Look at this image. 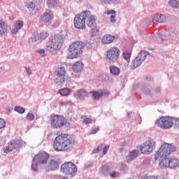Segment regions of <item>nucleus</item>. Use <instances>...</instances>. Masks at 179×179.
<instances>
[{
    "label": "nucleus",
    "instance_id": "1",
    "mask_svg": "<svg viewBox=\"0 0 179 179\" xmlns=\"http://www.w3.org/2000/svg\"><path fill=\"white\" fill-rule=\"evenodd\" d=\"M75 139L71 136L64 134L57 136L53 142V149L55 152H69L73 149Z\"/></svg>",
    "mask_w": 179,
    "mask_h": 179
},
{
    "label": "nucleus",
    "instance_id": "2",
    "mask_svg": "<svg viewBox=\"0 0 179 179\" xmlns=\"http://www.w3.org/2000/svg\"><path fill=\"white\" fill-rule=\"evenodd\" d=\"M177 150V147L173 144L164 143L162 144L159 149L155 152L154 155L155 160L159 162V166L160 169L163 167V163L166 162L169 159L170 154Z\"/></svg>",
    "mask_w": 179,
    "mask_h": 179
},
{
    "label": "nucleus",
    "instance_id": "3",
    "mask_svg": "<svg viewBox=\"0 0 179 179\" xmlns=\"http://www.w3.org/2000/svg\"><path fill=\"white\" fill-rule=\"evenodd\" d=\"M63 43L64 39L62 38V36L56 34L48 39L46 43L45 50L49 51V52H55V51L61 50Z\"/></svg>",
    "mask_w": 179,
    "mask_h": 179
},
{
    "label": "nucleus",
    "instance_id": "4",
    "mask_svg": "<svg viewBox=\"0 0 179 179\" xmlns=\"http://www.w3.org/2000/svg\"><path fill=\"white\" fill-rule=\"evenodd\" d=\"M85 45L82 41H76L72 43L69 47V55L68 58L69 59H73L75 58H79L82 54H83V48Z\"/></svg>",
    "mask_w": 179,
    "mask_h": 179
},
{
    "label": "nucleus",
    "instance_id": "5",
    "mask_svg": "<svg viewBox=\"0 0 179 179\" xmlns=\"http://www.w3.org/2000/svg\"><path fill=\"white\" fill-rule=\"evenodd\" d=\"M48 159H50V155L45 152H41L36 155L32 161L31 169L34 171H37L38 170V164H44L46 166L48 162Z\"/></svg>",
    "mask_w": 179,
    "mask_h": 179
},
{
    "label": "nucleus",
    "instance_id": "6",
    "mask_svg": "<svg viewBox=\"0 0 179 179\" xmlns=\"http://www.w3.org/2000/svg\"><path fill=\"white\" fill-rule=\"evenodd\" d=\"M155 125L161 128V129H171L174 125V117L160 116L156 120Z\"/></svg>",
    "mask_w": 179,
    "mask_h": 179
},
{
    "label": "nucleus",
    "instance_id": "7",
    "mask_svg": "<svg viewBox=\"0 0 179 179\" xmlns=\"http://www.w3.org/2000/svg\"><path fill=\"white\" fill-rule=\"evenodd\" d=\"M120 54L121 50H120V48L113 46L106 50L105 54L106 59L109 64H114L120 58Z\"/></svg>",
    "mask_w": 179,
    "mask_h": 179
},
{
    "label": "nucleus",
    "instance_id": "8",
    "mask_svg": "<svg viewBox=\"0 0 179 179\" xmlns=\"http://www.w3.org/2000/svg\"><path fill=\"white\" fill-rule=\"evenodd\" d=\"M68 124V120L62 115H55L50 117V127L53 129H59Z\"/></svg>",
    "mask_w": 179,
    "mask_h": 179
},
{
    "label": "nucleus",
    "instance_id": "9",
    "mask_svg": "<svg viewBox=\"0 0 179 179\" xmlns=\"http://www.w3.org/2000/svg\"><path fill=\"white\" fill-rule=\"evenodd\" d=\"M141 152L143 155H150L156 149V141L149 139L143 143L141 146Z\"/></svg>",
    "mask_w": 179,
    "mask_h": 179
},
{
    "label": "nucleus",
    "instance_id": "10",
    "mask_svg": "<svg viewBox=\"0 0 179 179\" xmlns=\"http://www.w3.org/2000/svg\"><path fill=\"white\" fill-rule=\"evenodd\" d=\"M76 171H78L76 165L72 162H65L61 166V172L64 173V174H66V176L73 177V176L76 174Z\"/></svg>",
    "mask_w": 179,
    "mask_h": 179
},
{
    "label": "nucleus",
    "instance_id": "11",
    "mask_svg": "<svg viewBox=\"0 0 179 179\" xmlns=\"http://www.w3.org/2000/svg\"><path fill=\"white\" fill-rule=\"evenodd\" d=\"M148 55H150V53L149 52H147L145 50H141L132 62V69H135L136 68H138V66H139L140 65H142V62H143V61L146 59V57H148Z\"/></svg>",
    "mask_w": 179,
    "mask_h": 179
},
{
    "label": "nucleus",
    "instance_id": "12",
    "mask_svg": "<svg viewBox=\"0 0 179 179\" xmlns=\"http://www.w3.org/2000/svg\"><path fill=\"white\" fill-rule=\"evenodd\" d=\"M56 78L55 79V83L56 85H63L65 82V75H66V71L64 67H59L55 71Z\"/></svg>",
    "mask_w": 179,
    "mask_h": 179
},
{
    "label": "nucleus",
    "instance_id": "13",
    "mask_svg": "<svg viewBox=\"0 0 179 179\" xmlns=\"http://www.w3.org/2000/svg\"><path fill=\"white\" fill-rule=\"evenodd\" d=\"M20 146H22V140L14 139L11 140L7 146L3 149L4 153H9V152H12V150H16L17 149H20Z\"/></svg>",
    "mask_w": 179,
    "mask_h": 179
},
{
    "label": "nucleus",
    "instance_id": "14",
    "mask_svg": "<svg viewBox=\"0 0 179 179\" xmlns=\"http://www.w3.org/2000/svg\"><path fill=\"white\" fill-rule=\"evenodd\" d=\"M162 167L161 169H171L176 170L179 168V159L178 158H171L166 159L164 163L161 164Z\"/></svg>",
    "mask_w": 179,
    "mask_h": 179
},
{
    "label": "nucleus",
    "instance_id": "15",
    "mask_svg": "<svg viewBox=\"0 0 179 179\" xmlns=\"http://www.w3.org/2000/svg\"><path fill=\"white\" fill-rule=\"evenodd\" d=\"M73 23H74V27H76V29H85V27H86L84 11L76 15Z\"/></svg>",
    "mask_w": 179,
    "mask_h": 179
},
{
    "label": "nucleus",
    "instance_id": "16",
    "mask_svg": "<svg viewBox=\"0 0 179 179\" xmlns=\"http://www.w3.org/2000/svg\"><path fill=\"white\" fill-rule=\"evenodd\" d=\"M84 19L88 27H92L96 23V16L93 15L89 10L84 11Z\"/></svg>",
    "mask_w": 179,
    "mask_h": 179
},
{
    "label": "nucleus",
    "instance_id": "17",
    "mask_svg": "<svg viewBox=\"0 0 179 179\" xmlns=\"http://www.w3.org/2000/svg\"><path fill=\"white\" fill-rule=\"evenodd\" d=\"M59 167V164L58 163V161L50 159L47 162L46 166H45V170L46 171H52L54 170H57Z\"/></svg>",
    "mask_w": 179,
    "mask_h": 179
},
{
    "label": "nucleus",
    "instance_id": "18",
    "mask_svg": "<svg viewBox=\"0 0 179 179\" xmlns=\"http://www.w3.org/2000/svg\"><path fill=\"white\" fill-rule=\"evenodd\" d=\"M91 94H92L93 99H94L95 100H98V99H100L103 96L106 97H108V96H110V92L107 90H103L101 91H93L91 92Z\"/></svg>",
    "mask_w": 179,
    "mask_h": 179
},
{
    "label": "nucleus",
    "instance_id": "19",
    "mask_svg": "<svg viewBox=\"0 0 179 179\" xmlns=\"http://www.w3.org/2000/svg\"><path fill=\"white\" fill-rule=\"evenodd\" d=\"M9 31V26H8V22L6 21L0 20V37H3L6 36Z\"/></svg>",
    "mask_w": 179,
    "mask_h": 179
},
{
    "label": "nucleus",
    "instance_id": "20",
    "mask_svg": "<svg viewBox=\"0 0 179 179\" xmlns=\"http://www.w3.org/2000/svg\"><path fill=\"white\" fill-rule=\"evenodd\" d=\"M51 20H52V13L50 11H46L41 16V21L43 23H49Z\"/></svg>",
    "mask_w": 179,
    "mask_h": 179
},
{
    "label": "nucleus",
    "instance_id": "21",
    "mask_svg": "<svg viewBox=\"0 0 179 179\" xmlns=\"http://www.w3.org/2000/svg\"><path fill=\"white\" fill-rule=\"evenodd\" d=\"M84 66H85V64H83V62L80 61H78L73 64L72 66V69L73 72H76V73H79L82 71H83Z\"/></svg>",
    "mask_w": 179,
    "mask_h": 179
},
{
    "label": "nucleus",
    "instance_id": "22",
    "mask_svg": "<svg viewBox=\"0 0 179 179\" xmlns=\"http://www.w3.org/2000/svg\"><path fill=\"white\" fill-rule=\"evenodd\" d=\"M139 157V150H134L131 151L129 156L126 157V162L127 163H131L132 160H134V159H136V157Z\"/></svg>",
    "mask_w": 179,
    "mask_h": 179
},
{
    "label": "nucleus",
    "instance_id": "23",
    "mask_svg": "<svg viewBox=\"0 0 179 179\" xmlns=\"http://www.w3.org/2000/svg\"><path fill=\"white\" fill-rule=\"evenodd\" d=\"M153 20L157 23H164L166 22V17L164 14H155L152 16Z\"/></svg>",
    "mask_w": 179,
    "mask_h": 179
},
{
    "label": "nucleus",
    "instance_id": "24",
    "mask_svg": "<svg viewBox=\"0 0 179 179\" xmlns=\"http://www.w3.org/2000/svg\"><path fill=\"white\" fill-rule=\"evenodd\" d=\"M115 40V36L110 35V34H106L103 36L101 39V43L103 44H111L113 41Z\"/></svg>",
    "mask_w": 179,
    "mask_h": 179
},
{
    "label": "nucleus",
    "instance_id": "25",
    "mask_svg": "<svg viewBox=\"0 0 179 179\" xmlns=\"http://www.w3.org/2000/svg\"><path fill=\"white\" fill-rule=\"evenodd\" d=\"M23 27V22L18 20L14 24V28L11 29L12 34H17V31Z\"/></svg>",
    "mask_w": 179,
    "mask_h": 179
},
{
    "label": "nucleus",
    "instance_id": "26",
    "mask_svg": "<svg viewBox=\"0 0 179 179\" xmlns=\"http://www.w3.org/2000/svg\"><path fill=\"white\" fill-rule=\"evenodd\" d=\"M86 90L85 89H80L77 91L76 94H74L75 97H77V99H80V100H83V99H85L86 97Z\"/></svg>",
    "mask_w": 179,
    "mask_h": 179
},
{
    "label": "nucleus",
    "instance_id": "27",
    "mask_svg": "<svg viewBox=\"0 0 179 179\" xmlns=\"http://www.w3.org/2000/svg\"><path fill=\"white\" fill-rule=\"evenodd\" d=\"M122 57L124 61H126L125 66H128L129 65V62L131 61V52L124 51L122 52Z\"/></svg>",
    "mask_w": 179,
    "mask_h": 179
},
{
    "label": "nucleus",
    "instance_id": "28",
    "mask_svg": "<svg viewBox=\"0 0 179 179\" xmlns=\"http://www.w3.org/2000/svg\"><path fill=\"white\" fill-rule=\"evenodd\" d=\"M106 15H110V21L111 23H115V22H117V19H115V16H116L115 10H110L109 11H107Z\"/></svg>",
    "mask_w": 179,
    "mask_h": 179
},
{
    "label": "nucleus",
    "instance_id": "29",
    "mask_svg": "<svg viewBox=\"0 0 179 179\" xmlns=\"http://www.w3.org/2000/svg\"><path fill=\"white\" fill-rule=\"evenodd\" d=\"M47 5L49 8H57L59 5V1L58 0H48Z\"/></svg>",
    "mask_w": 179,
    "mask_h": 179
},
{
    "label": "nucleus",
    "instance_id": "30",
    "mask_svg": "<svg viewBox=\"0 0 179 179\" xmlns=\"http://www.w3.org/2000/svg\"><path fill=\"white\" fill-rule=\"evenodd\" d=\"M110 71L112 75H115V76H118L120 75V69L114 65L110 66Z\"/></svg>",
    "mask_w": 179,
    "mask_h": 179
},
{
    "label": "nucleus",
    "instance_id": "31",
    "mask_svg": "<svg viewBox=\"0 0 179 179\" xmlns=\"http://www.w3.org/2000/svg\"><path fill=\"white\" fill-rule=\"evenodd\" d=\"M31 40L33 43H41V39L40 38V35L37 33L32 34L31 36Z\"/></svg>",
    "mask_w": 179,
    "mask_h": 179
},
{
    "label": "nucleus",
    "instance_id": "32",
    "mask_svg": "<svg viewBox=\"0 0 179 179\" xmlns=\"http://www.w3.org/2000/svg\"><path fill=\"white\" fill-rule=\"evenodd\" d=\"M169 5L173 9H179V1L177 0H170L169 1Z\"/></svg>",
    "mask_w": 179,
    "mask_h": 179
},
{
    "label": "nucleus",
    "instance_id": "33",
    "mask_svg": "<svg viewBox=\"0 0 179 179\" xmlns=\"http://www.w3.org/2000/svg\"><path fill=\"white\" fill-rule=\"evenodd\" d=\"M58 93H59L61 96H68L71 93V89L62 88L59 90Z\"/></svg>",
    "mask_w": 179,
    "mask_h": 179
},
{
    "label": "nucleus",
    "instance_id": "34",
    "mask_svg": "<svg viewBox=\"0 0 179 179\" xmlns=\"http://www.w3.org/2000/svg\"><path fill=\"white\" fill-rule=\"evenodd\" d=\"M101 171L103 176H108L109 174L108 171H110V167H108V166L107 165H103L101 169Z\"/></svg>",
    "mask_w": 179,
    "mask_h": 179
},
{
    "label": "nucleus",
    "instance_id": "35",
    "mask_svg": "<svg viewBox=\"0 0 179 179\" xmlns=\"http://www.w3.org/2000/svg\"><path fill=\"white\" fill-rule=\"evenodd\" d=\"M158 38L161 40V41H164V40H169L170 38V36L169 35V33L162 34H158Z\"/></svg>",
    "mask_w": 179,
    "mask_h": 179
},
{
    "label": "nucleus",
    "instance_id": "36",
    "mask_svg": "<svg viewBox=\"0 0 179 179\" xmlns=\"http://www.w3.org/2000/svg\"><path fill=\"white\" fill-rule=\"evenodd\" d=\"M93 122H96V120L91 117H86L83 120V123L87 125V124H93Z\"/></svg>",
    "mask_w": 179,
    "mask_h": 179
},
{
    "label": "nucleus",
    "instance_id": "37",
    "mask_svg": "<svg viewBox=\"0 0 179 179\" xmlns=\"http://www.w3.org/2000/svg\"><path fill=\"white\" fill-rule=\"evenodd\" d=\"M104 3H113L114 5H118L121 3V0H103Z\"/></svg>",
    "mask_w": 179,
    "mask_h": 179
},
{
    "label": "nucleus",
    "instance_id": "38",
    "mask_svg": "<svg viewBox=\"0 0 179 179\" xmlns=\"http://www.w3.org/2000/svg\"><path fill=\"white\" fill-rule=\"evenodd\" d=\"M34 118H36V117L34 116V114H33V113H28L25 117V119L27 121H34Z\"/></svg>",
    "mask_w": 179,
    "mask_h": 179
},
{
    "label": "nucleus",
    "instance_id": "39",
    "mask_svg": "<svg viewBox=\"0 0 179 179\" xmlns=\"http://www.w3.org/2000/svg\"><path fill=\"white\" fill-rule=\"evenodd\" d=\"M100 146L101 149H102L103 155L104 156V155H106L107 152H108V149H110V145H104L101 144Z\"/></svg>",
    "mask_w": 179,
    "mask_h": 179
},
{
    "label": "nucleus",
    "instance_id": "40",
    "mask_svg": "<svg viewBox=\"0 0 179 179\" xmlns=\"http://www.w3.org/2000/svg\"><path fill=\"white\" fill-rule=\"evenodd\" d=\"M14 110L16 111V113H19V114H24V111H26L22 106H15Z\"/></svg>",
    "mask_w": 179,
    "mask_h": 179
},
{
    "label": "nucleus",
    "instance_id": "41",
    "mask_svg": "<svg viewBox=\"0 0 179 179\" xmlns=\"http://www.w3.org/2000/svg\"><path fill=\"white\" fill-rule=\"evenodd\" d=\"M173 125L175 129L179 131V118L178 117H173Z\"/></svg>",
    "mask_w": 179,
    "mask_h": 179
},
{
    "label": "nucleus",
    "instance_id": "42",
    "mask_svg": "<svg viewBox=\"0 0 179 179\" xmlns=\"http://www.w3.org/2000/svg\"><path fill=\"white\" fill-rule=\"evenodd\" d=\"M26 8H27V9H29L30 10H34V3L33 2H27L26 3Z\"/></svg>",
    "mask_w": 179,
    "mask_h": 179
},
{
    "label": "nucleus",
    "instance_id": "43",
    "mask_svg": "<svg viewBox=\"0 0 179 179\" xmlns=\"http://www.w3.org/2000/svg\"><path fill=\"white\" fill-rule=\"evenodd\" d=\"M38 54H39V57H41V58H44V57H45L47 55V54L45 53V50L44 49H38L37 50Z\"/></svg>",
    "mask_w": 179,
    "mask_h": 179
},
{
    "label": "nucleus",
    "instance_id": "44",
    "mask_svg": "<svg viewBox=\"0 0 179 179\" xmlns=\"http://www.w3.org/2000/svg\"><path fill=\"white\" fill-rule=\"evenodd\" d=\"M48 36V34L47 32H41L39 34V38L41 39V42L43 41V40H45Z\"/></svg>",
    "mask_w": 179,
    "mask_h": 179
},
{
    "label": "nucleus",
    "instance_id": "45",
    "mask_svg": "<svg viewBox=\"0 0 179 179\" xmlns=\"http://www.w3.org/2000/svg\"><path fill=\"white\" fill-rule=\"evenodd\" d=\"M99 131H100V127H99L98 126L92 127V129H91L90 135H94L97 134Z\"/></svg>",
    "mask_w": 179,
    "mask_h": 179
},
{
    "label": "nucleus",
    "instance_id": "46",
    "mask_svg": "<svg viewBox=\"0 0 179 179\" xmlns=\"http://www.w3.org/2000/svg\"><path fill=\"white\" fill-rule=\"evenodd\" d=\"M109 176L110 177H111V178H117V177H118V176H120V173L113 171L110 173H109Z\"/></svg>",
    "mask_w": 179,
    "mask_h": 179
},
{
    "label": "nucleus",
    "instance_id": "47",
    "mask_svg": "<svg viewBox=\"0 0 179 179\" xmlns=\"http://www.w3.org/2000/svg\"><path fill=\"white\" fill-rule=\"evenodd\" d=\"M6 125V122H5V120L0 118V129H2V128H5Z\"/></svg>",
    "mask_w": 179,
    "mask_h": 179
},
{
    "label": "nucleus",
    "instance_id": "48",
    "mask_svg": "<svg viewBox=\"0 0 179 179\" xmlns=\"http://www.w3.org/2000/svg\"><path fill=\"white\" fill-rule=\"evenodd\" d=\"M120 171H128V166L125 164H122L120 166Z\"/></svg>",
    "mask_w": 179,
    "mask_h": 179
},
{
    "label": "nucleus",
    "instance_id": "49",
    "mask_svg": "<svg viewBox=\"0 0 179 179\" xmlns=\"http://www.w3.org/2000/svg\"><path fill=\"white\" fill-rule=\"evenodd\" d=\"M98 31L99 29H97L96 27H94L91 29L90 33L92 36H96Z\"/></svg>",
    "mask_w": 179,
    "mask_h": 179
},
{
    "label": "nucleus",
    "instance_id": "50",
    "mask_svg": "<svg viewBox=\"0 0 179 179\" xmlns=\"http://www.w3.org/2000/svg\"><path fill=\"white\" fill-rule=\"evenodd\" d=\"M24 71H25V72H27L28 76H30V75H31V73H33L31 69H30L29 67H24Z\"/></svg>",
    "mask_w": 179,
    "mask_h": 179
},
{
    "label": "nucleus",
    "instance_id": "51",
    "mask_svg": "<svg viewBox=\"0 0 179 179\" xmlns=\"http://www.w3.org/2000/svg\"><path fill=\"white\" fill-rule=\"evenodd\" d=\"M143 93H145V94H150V88H148V87H144L142 89Z\"/></svg>",
    "mask_w": 179,
    "mask_h": 179
},
{
    "label": "nucleus",
    "instance_id": "52",
    "mask_svg": "<svg viewBox=\"0 0 179 179\" xmlns=\"http://www.w3.org/2000/svg\"><path fill=\"white\" fill-rule=\"evenodd\" d=\"M12 110H13L12 107H10V106L6 107L5 110L6 114H9L10 113L12 112Z\"/></svg>",
    "mask_w": 179,
    "mask_h": 179
},
{
    "label": "nucleus",
    "instance_id": "53",
    "mask_svg": "<svg viewBox=\"0 0 179 179\" xmlns=\"http://www.w3.org/2000/svg\"><path fill=\"white\" fill-rule=\"evenodd\" d=\"M131 115H132V112L127 111L126 118H131Z\"/></svg>",
    "mask_w": 179,
    "mask_h": 179
},
{
    "label": "nucleus",
    "instance_id": "54",
    "mask_svg": "<svg viewBox=\"0 0 179 179\" xmlns=\"http://www.w3.org/2000/svg\"><path fill=\"white\" fill-rule=\"evenodd\" d=\"M100 149H101V145H99L97 148L94 149V150L92 151V153L96 154V153H97L98 152H100Z\"/></svg>",
    "mask_w": 179,
    "mask_h": 179
},
{
    "label": "nucleus",
    "instance_id": "55",
    "mask_svg": "<svg viewBox=\"0 0 179 179\" xmlns=\"http://www.w3.org/2000/svg\"><path fill=\"white\" fill-rule=\"evenodd\" d=\"M66 104H68L69 106H71V107L73 106V103H72V101H66Z\"/></svg>",
    "mask_w": 179,
    "mask_h": 179
},
{
    "label": "nucleus",
    "instance_id": "56",
    "mask_svg": "<svg viewBox=\"0 0 179 179\" xmlns=\"http://www.w3.org/2000/svg\"><path fill=\"white\" fill-rule=\"evenodd\" d=\"M146 80H148V81H150V80H152V77H150V76H147V77H146Z\"/></svg>",
    "mask_w": 179,
    "mask_h": 179
},
{
    "label": "nucleus",
    "instance_id": "57",
    "mask_svg": "<svg viewBox=\"0 0 179 179\" xmlns=\"http://www.w3.org/2000/svg\"><path fill=\"white\" fill-rule=\"evenodd\" d=\"M5 71V67H0V73L3 72Z\"/></svg>",
    "mask_w": 179,
    "mask_h": 179
},
{
    "label": "nucleus",
    "instance_id": "58",
    "mask_svg": "<svg viewBox=\"0 0 179 179\" xmlns=\"http://www.w3.org/2000/svg\"><path fill=\"white\" fill-rule=\"evenodd\" d=\"M150 179H157V176H150Z\"/></svg>",
    "mask_w": 179,
    "mask_h": 179
},
{
    "label": "nucleus",
    "instance_id": "59",
    "mask_svg": "<svg viewBox=\"0 0 179 179\" xmlns=\"http://www.w3.org/2000/svg\"><path fill=\"white\" fill-rule=\"evenodd\" d=\"M157 92H160V88H157Z\"/></svg>",
    "mask_w": 179,
    "mask_h": 179
},
{
    "label": "nucleus",
    "instance_id": "60",
    "mask_svg": "<svg viewBox=\"0 0 179 179\" xmlns=\"http://www.w3.org/2000/svg\"><path fill=\"white\" fill-rule=\"evenodd\" d=\"M146 179V178H145Z\"/></svg>",
    "mask_w": 179,
    "mask_h": 179
}]
</instances>
